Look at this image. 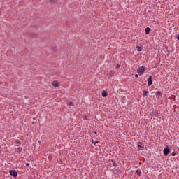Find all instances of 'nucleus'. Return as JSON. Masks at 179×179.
Listing matches in <instances>:
<instances>
[{"mask_svg": "<svg viewBox=\"0 0 179 179\" xmlns=\"http://www.w3.org/2000/svg\"><path fill=\"white\" fill-rule=\"evenodd\" d=\"M18 148H17V152H21L22 151V148H21V147H20V146H17Z\"/></svg>", "mask_w": 179, "mask_h": 179, "instance_id": "9b49d317", "label": "nucleus"}, {"mask_svg": "<svg viewBox=\"0 0 179 179\" xmlns=\"http://www.w3.org/2000/svg\"><path fill=\"white\" fill-rule=\"evenodd\" d=\"M113 166H114L115 167H116L117 165V164L113 163Z\"/></svg>", "mask_w": 179, "mask_h": 179, "instance_id": "dca6fc26", "label": "nucleus"}, {"mask_svg": "<svg viewBox=\"0 0 179 179\" xmlns=\"http://www.w3.org/2000/svg\"><path fill=\"white\" fill-rule=\"evenodd\" d=\"M142 48L141 47H140V46H137V50L138 51V52H141V51H142Z\"/></svg>", "mask_w": 179, "mask_h": 179, "instance_id": "9d476101", "label": "nucleus"}, {"mask_svg": "<svg viewBox=\"0 0 179 179\" xmlns=\"http://www.w3.org/2000/svg\"><path fill=\"white\" fill-rule=\"evenodd\" d=\"M15 146H20V145H21V141H20V140H18V139H17V140H15Z\"/></svg>", "mask_w": 179, "mask_h": 179, "instance_id": "39448f33", "label": "nucleus"}, {"mask_svg": "<svg viewBox=\"0 0 179 179\" xmlns=\"http://www.w3.org/2000/svg\"><path fill=\"white\" fill-rule=\"evenodd\" d=\"M151 31V29L149 27H147L145 29V34H148L150 33V31Z\"/></svg>", "mask_w": 179, "mask_h": 179, "instance_id": "6e6552de", "label": "nucleus"}, {"mask_svg": "<svg viewBox=\"0 0 179 179\" xmlns=\"http://www.w3.org/2000/svg\"><path fill=\"white\" fill-rule=\"evenodd\" d=\"M0 154H1V150H0Z\"/></svg>", "mask_w": 179, "mask_h": 179, "instance_id": "5701e85b", "label": "nucleus"}, {"mask_svg": "<svg viewBox=\"0 0 179 179\" xmlns=\"http://www.w3.org/2000/svg\"><path fill=\"white\" fill-rule=\"evenodd\" d=\"M29 164H28V163L26 164V166H29Z\"/></svg>", "mask_w": 179, "mask_h": 179, "instance_id": "6ab92c4d", "label": "nucleus"}, {"mask_svg": "<svg viewBox=\"0 0 179 179\" xmlns=\"http://www.w3.org/2000/svg\"><path fill=\"white\" fill-rule=\"evenodd\" d=\"M135 77H136V78H138V74H136V75H135Z\"/></svg>", "mask_w": 179, "mask_h": 179, "instance_id": "a211bd4d", "label": "nucleus"}, {"mask_svg": "<svg viewBox=\"0 0 179 179\" xmlns=\"http://www.w3.org/2000/svg\"><path fill=\"white\" fill-rule=\"evenodd\" d=\"M169 152H170L169 149L166 148V149L164 150V154L166 156H167V155L169 154Z\"/></svg>", "mask_w": 179, "mask_h": 179, "instance_id": "423d86ee", "label": "nucleus"}, {"mask_svg": "<svg viewBox=\"0 0 179 179\" xmlns=\"http://www.w3.org/2000/svg\"><path fill=\"white\" fill-rule=\"evenodd\" d=\"M157 94H161L160 92H157Z\"/></svg>", "mask_w": 179, "mask_h": 179, "instance_id": "f3484780", "label": "nucleus"}, {"mask_svg": "<svg viewBox=\"0 0 179 179\" xmlns=\"http://www.w3.org/2000/svg\"><path fill=\"white\" fill-rule=\"evenodd\" d=\"M69 106H74V104H73V102H70V103H69Z\"/></svg>", "mask_w": 179, "mask_h": 179, "instance_id": "ddd939ff", "label": "nucleus"}, {"mask_svg": "<svg viewBox=\"0 0 179 179\" xmlns=\"http://www.w3.org/2000/svg\"><path fill=\"white\" fill-rule=\"evenodd\" d=\"M138 147H141V145H138Z\"/></svg>", "mask_w": 179, "mask_h": 179, "instance_id": "4be33fe9", "label": "nucleus"}, {"mask_svg": "<svg viewBox=\"0 0 179 179\" xmlns=\"http://www.w3.org/2000/svg\"><path fill=\"white\" fill-rule=\"evenodd\" d=\"M177 38L179 40V35L177 36Z\"/></svg>", "mask_w": 179, "mask_h": 179, "instance_id": "aec40b11", "label": "nucleus"}, {"mask_svg": "<svg viewBox=\"0 0 179 179\" xmlns=\"http://www.w3.org/2000/svg\"><path fill=\"white\" fill-rule=\"evenodd\" d=\"M176 152H173V153H172V156H176Z\"/></svg>", "mask_w": 179, "mask_h": 179, "instance_id": "4468645a", "label": "nucleus"}, {"mask_svg": "<svg viewBox=\"0 0 179 179\" xmlns=\"http://www.w3.org/2000/svg\"><path fill=\"white\" fill-rule=\"evenodd\" d=\"M152 77L151 76H150L149 78H148V86H150L152 84Z\"/></svg>", "mask_w": 179, "mask_h": 179, "instance_id": "7ed1b4c3", "label": "nucleus"}, {"mask_svg": "<svg viewBox=\"0 0 179 179\" xmlns=\"http://www.w3.org/2000/svg\"><path fill=\"white\" fill-rule=\"evenodd\" d=\"M119 68H120V65L117 64V69H119Z\"/></svg>", "mask_w": 179, "mask_h": 179, "instance_id": "2eb2a0df", "label": "nucleus"}, {"mask_svg": "<svg viewBox=\"0 0 179 179\" xmlns=\"http://www.w3.org/2000/svg\"><path fill=\"white\" fill-rule=\"evenodd\" d=\"M52 85L55 87H57L59 86V83H58V81L55 80L52 83Z\"/></svg>", "mask_w": 179, "mask_h": 179, "instance_id": "20e7f679", "label": "nucleus"}, {"mask_svg": "<svg viewBox=\"0 0 179 179\" xmlns=\"http://www.w3.org/2000/svg\"><path fill=\"white\" fill-rule=\"evenodd\" d=\"M138 176H141L142 175V172L140 170H137L136 172Z\"/></svg>", "mask_w": 179, "mask_h": 179, "instance_id": "1a4fd4ad", "label": "nucleus"}, {"mask_svg": "<svg viewBox=\"0 0 179 179\" xmlns=\"http://www.w3.org/2000/svg\"><path fill=\"white\" fill-rule=\"evenodd\" d=\"M102 96L103 97H106L107 96V92L105 90H103L102 92Z\"/></svg>", "mask_w": 179, "mask_h": 179, "instance_id": "0eeeda50", "label": "nucleus"}, {"mask_svg": "<svg viewBox=\"0 0 179 179\" xmlns=\"http://www.w3.org/2000/svg\"><path fill=\"white\" fill-rule=\"evenodd\" d=\"M145 71V68L144 66H141L138 70L137 72L140 76H142Z\"/></svg>", "mask_w": 179, "mask_h": 179, "instance_id": "f257e3e1", "label": "nucleus"}, {"mask_svg": "<svg viewBox=\"0 0 179 179\" xmlns=\"http://www.w3.org/2000/svg\"><path fill=\"white\" fill-rule=\"evenodd\" d=\"M9 173L10 175L13 176L14 178H16L17 176V173L15 170H10Z\"/></svg>", "mask_w": 179, "mask_h": 179, "instance_id": "f03ea898", "label": "nucleus"}, {"mask_svg": "<svg viewBox=\"0 0 179 179\" xmlns=\"http://www.w3.org/2000/svg\"><path fill=\"white\" fill-rule=\"evenodd\" d=\"M143 94H144L145 96H147L149 93H148V92H147V91H144V92H143Z\"/></svg>", "mask_w": 179, "mask_h": 179, "instance_id": "f8f14e48", "label": "nucleus"}, {"mask_svg": "<svg viewBox=\"0 0 179 179\" xmlns=\"http://www.w3.org/2000/svg\"><path fill=\"white\" fill-rule=\"evenodd\" d=\"M99 143L98 141L96 142V143ZM96 143H94V144H96Z\"/></svg>", "mask_w": 179, "mask_h": 179, "instance_id": "412c9836", "label": "nucleus"}]
</instances>
